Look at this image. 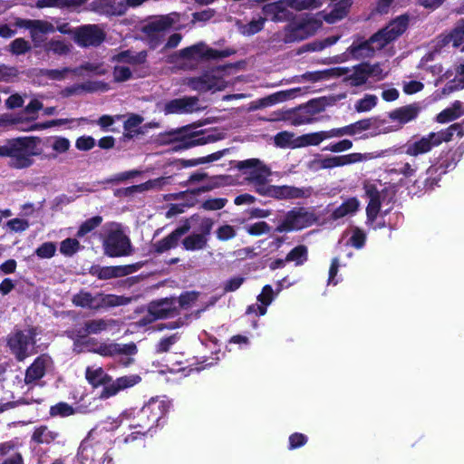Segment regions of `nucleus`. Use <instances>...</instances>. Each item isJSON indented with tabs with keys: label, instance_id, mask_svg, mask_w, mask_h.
Returning a JSON list of instances; mask_svg holds the SVG:
<instances>
[{
	"label": "nucleus",
	"instance_id": "obj_43",
	"mask_svg": "<svg viewBox=\"0 0 464 464\" xmlns=\"http://www.w3.org/2000/svg\"><path fill=\"white\" fill-rule=\"evenodd\" d=\"M266 22V18L258 17L256 19H253L249 23L243 24L239 27L241 34L245 35H252L259 31H261L264 27Z\"/></svg>",
	"mask_w": 464,
	"mask_h": 464
},
{
	"label": "nucleus",
	"instance_id": "obj_31",
	"mask_svg": "<svg viewBox=\"0 0 464 464\" xmlns=\"http://www.w3.org/2000/svg\"><path fill=\"white\" fill-rule=\"evenodd\" d=\"M419 109L414 105L405 106L390 113V118L398 121L399 127L417 117Z\"/></svg>",
	"mask_w": 464,
	"mask_h": 464
},
{
	"label": "nucleus",
	"instance_id": "obj_51",
	"mask_svg": "<svg viewBox=\"0 0 464 464\" xmlns=\"http://www.w3.org/2000/svg\"><path fill=\"white\" fill-rule=\"evenodd\" d=\"M80 249V243L75 238H66L61 242L60 252L64 255L71 256Z\"/></svg>",
	"mask_w": 464,
	"mask_h": 464
},
{
	"label": "nucleus",
	"instance_id": "obj_54",
	"mask_svg": "<svg viewBox=\"0 0 464 464\" xmlns=\"http://www.w3.org/2000/svg\"><path fill=\"white\" fill-rule=\"evenodd\" d=\"M216 235L218 240L227 241L236 237L237 230L233 226L224 224L217 229Z\"/></svg>",
	"mask_w": 464,
	"mask_h": 464
},
{
	"label": "nucleus",
	"instance_id": "obj_14",
	"mask_svg": "<svg viewBox=\"0 0 464 464\" xmlns=\"http://www.w3.org/2000/svg\"><path fill=\"white\" fill-rule=\"evenodd\" d=\"M158 109L165 115H169L193 113L200 111L202 107L199 104L198 97L188 96L173 99L162 104H158Z\"/></svg>",
	"mask_w": 464,
	"mask_h": 464
},
{
	"label": "nucleus",
	"instance_id": "obj_29",
	"mask_svg": "<svg viewBox=\"0 0 464 464\" xmlns=\"http://www.w3.org/2000/svg\"><path fill=\"white\" fill-rule=\"evenodd\" d=\"M274 299V292L269 285L263 287L261 294L258 295L257 300L261 304L249 306L247 313H256L259 315H264L266 313V306L269 305Z\"/></svg>",
	"mask_w": 464,
	"mask_h": 464
},
{
	"label": "nucleus",
	"instance_id": "obj_9",
	"mask_svg": "<svg viewBox=\"0 0 464 464\" xmlns=\"http://www.w3.org/2000/svg\"><path fill=\"white\" fill-rule=\"evenodd\" d=\"M226 71L222 68H216L204 72L198 77L186 78L183 83L191 90L198 92H216L227 88L228 82L225 79Z\"/></svg>",
	"mask_w": 464,
	"mask_h": 464
},
{
	"label": "nucleus",
	"instance_id": "obj_47",
	"mask_svg": "<svg viewBox=\"0 0 464 464\" xmlns=\"http://www.w3.org/2000/svg\"><path fill=\"white\" fill-rule=\"evenodd\" d=\"M54 437L46 426H41L34 431L32 440L37 444L50 443Z\"/></svg>",
	"mask_w": 464,
	"mask_h": 464
},
{
	"label": "nucleus",
	"instance_id": "obj_25",
	"mask_svg": "<svg viewBox=\"0 0 464 464\" xmlns=\"http://www.w3.org/2000/svg\"><path fill=\"white\" fill-rule=\"evenodd\" d=\"M179 18V15L177 13L157 17L147 25L146 32L151 36H160L162 32L177 23Z\"/></svg>",
	"mask_w": 464,
	"mask_h": 464
},
{
	"label": "nucleus",
	"instance_id": "obj_63",
	"mask_svg": "<svg viewBox=\"0 0 464 464\" xmlns=\"http://www.w3.org/2000/svg\"><path fill=\"white\" fill-rule=\"evenodd\" d=\"M246 229L247 233L250 235L260 236V235L268 233L270 230V227L266 222L259 221L255 224L247 226L246 227Z\"/></svg>",
	"mask_w": 464,
	"mask_h": 464
},
{
	"label": "nucleus",
	"instance_id": "obj_16",
	"mask_svg": "<svg viewBox=\"0 0 464 464\" xmlns=\"http://www.w3.org/2000/svg\"><path fill=\"white\" fill-rule=\"evenodd\" d=\"M212 219L204 218L199 222V233H193L184 238L183 246L188 251H198L204 249L208 241V236L213 227Z\"/></svg>",
	"mask_w": 464,
	"mask_h": 464
},
{
	"label": "nucleus",
	"instance_id": "obj_17",
	"mask_svg": "<svg viewBox=\"0 0 464 464\" xmlns=\"http://www.w3.org/2000/svg\"><path fill=\"white\" fill-rule=\"evenodd\" d=\"M74 40L81 46L98 45L104 39L103 32L97 25H85L73 31Z\"/></svg>",
	"mask_w": 464,
	"mask_h": 464
},
{
	"label": "nucleus",
	"instance_id": "obj_23",
	"mask_svg": "<svg viewBox=\"0 0 464 464\" xmlns=\"http://www.w3.org/2000/svg\"><path fill=\"white\" fill-rule=\"evenodd\" d=\"M131 266H94L90 269L92 276H97L99 279L106 280L115 277L127 276L132 272Z\"/></svg>",
	"mask_w": 464,
	"mask_h": 464
},
{
	"label": "nucleus",
	"instance_id": "obj_52",
	"mask_svg": "<svg viewBox=\"0 0 464 464\" xmlns=\"http://www.w3.org/2000/svg\"><path fill=\"white\" fill-rule=\"evenodd\" d=\"M464 88V63L460 64L456 71V74L454 79L451 81V83L447 86L445 91H448L449 92L463 89Z\"/></svg>",
	"mask_w": 464,
	"mask_h": 464
},
{
	"label": "nucleus",
	"instance_id": "obj_33",
	"mask_svg": "<svg viewBox=\"0 0 464 464\" xmlns=\"http://www.w3.org/2000/svg\"><path fill=\"white\" fill-rule=\"evenodd\" d=\"M115 324V322L112 320H104V319H97L92 320L85 324L84 326V334H77L74 337L84 336L82 338V341H86L87 334H98L105 330H107L110 326Z\"/></svg>",
	"mask_w": 464,
	"mask_h": 464
},
{
	"label": "nucleus",
	"instance_id": "obj_53",
	"mask_svg": "<svg viewBox=\"0 0 464 464\" xmlns=\"http://www.w3.org/2000/svg\"><path fill=\"white\" fill-rule=\"evenodd\" d=\"M275 142L278 147H297L295 144L298 142L297 139L294 140V135L287 131L278 133L275 137Z\"/></svg>",
	"mask_w": 464,
	"mask_h": 464
},
{
	"label": "nucleus",
	"instance_id": "obj_55",
	"mask_svg": "<svg viewBox=\"0 0 464 464\" xmlns=\"http://www.w3.org/2000/svg\"><path fill=\"white\" fill-rule=\"evenodd\" d=\"M365 239L366 236L364 232L357 227H354L351 230V237L347 243L356 248H361L363 246Z\"/></svg>",
	"mask_w": 464,
	"mask_h": 464
},
{
	"label": "nucleus",
	"instance_id": "obj_5",
	"mask_svg": "<svg viewBox=\"0 0 464 464\" xmlns=\"http://www.w3.org/2000/svg\"><path fill=\"white\" fill-rule=\"evenodd\" d=\"M391 152V150H381L379 152L369 153H350L343 156L322 157L317 155L309 162V169L314 171L343 167L357 162L367 161L378 158L385 157Z\"/></svg>",
	"mask_w": 464,
	"mask_h": 464
},
{
	"label": "nucleus",
	"instance_id": "obj_49",
	"mask_svg": "<svg viewBox=\"0 0 464 464\" xmlns=\"http://www.w3.org/2000/svg\"><path fill=\"white\" fill-rule=\"evenodd\" d=\"M307 258V249L304 246L295 247L286 256V261L303 264Z\"/></svg>",
	"mask_w": 464,
	"mask_h": 464
},
{
	"label": "nucleus",
	"instance_id": "obj_7",
	"mask_svg": "<svg viewBox=\"0 0 464 464\" xmlns=\"http://www.w3.org/2000/svg\"><path fill=\"white\" fill-rule=\"evenodd\" d=\"M321 5V0H280L263 6V14L266 19L274 22H283L292 15L291 9L297 11L316 8Z\"/></svg>",
	"mask_w": 464,
	"mask_h": 464
},
{
	"label": "nucleus",
	"instance_id": "obj_2",
	"mask_svg": "<svg viewBox=\"0 0 464 464\" xmlns=\"http://www.w3.org/2000/svg\"><path fill=\"white\" fill-rule=\"evenodd\" d=\"M122 420H115L111 430L97 425L90 430L87 437L81 442L78 459L81 464H116L109 453L113 441L112 430L119 427Z\"/></svg>",
	"mask_w": 464,
	"mask_h": 464
},
{
	"label": "nucleus",
	"instance_id": "obj_15",
	"mask_svg": "<svg viewBox=\"0 0 464 464\" xmlns=\"http://www.w3.org/2000/svg\"><path fill=\"white\" fill-rule=\"evenodd\" d=\"M392 42L388 38L386 33L382 29L373 34L369 41L358 46H352L351 53L356 58H366L372 56L375 52L382 50L384 46Z\"/></svg>",
	"mask_w": 464,
	"mask_h": 464
},
{
	"label": "nucleus",
	"instance_id": "obj_56",
	"mask_svg": "<svg viewBox=\"0 0 464 464\" xmlns=\"http://www.w3.org/2000/svg\"><path fill=\"white\" fill-rule=\"evenodd\" d=\"M56 252V245L53 242H45L36 248L35 254L40 258H51Z\"/></svg>",
	"mask_w": 464,
	"mask_h": 464
},
{
	"label": "nucleus",
	"instance_id": "obj_19",
	"mask_svg": "<svg viewBox=\"0 0 464 464\" xmlns=\"http://www.w3.org/2000/svg\"><path fill=\"white\" fill-rule=\"evenodd\" d=\"M181 137L183 138L182 147L185 149L214 142L221 139L219 134L192 131L189 129L183 130Z\"/></svg>",
	"mask_w": 464,
	"mask_h": 464
},
{
	"label": "nucleus",
	"instance_id": "obj_40",
	"mask_svg": "<svg viewBox=\"0 0 464 464\" xmlns=\"http://www.w3.org/2000/svg\"><path fill=\"white\" fill-rule=\"evenodd\" d=\"M50 147L53 153L45 158L55 159L58 155L67 152L71 147V142L67 138L64 137H54L50 140Z\"/></svg>",
	"mask_w": 464,
	"mask_h": 464
},
{
	"label": "nucleus",
	"instance_id": "obj_28",
	"mask_svg": "<svg viewBox=\"0 0 464 464\" xmlns=\"http://www.w3.org/2000/svg\"><path fill=\"white\" fill-rule=\"evenodd\" d=\"M408 24L409 17L407 15H401L392 20L382 30L386 33L389 39L394 41L406 31Z\"/></svg>",
	"mask_w": 464,
	"mask_h": 464
},
{
	"label": "nucleus",
	"instance_id": "obj_34",
	"mask_svg": "<svg viewBox=\"0 0 464 464\" xmlns=\"http://www.w3.org/2000/svg\"><path fill=\"white\" fill-rule=\"evenodd\" d=\"M109 90V85L106 82H87L85 84H78L72 88H68L64 90L63 95L69 96L72 94H78L82 92H105Z\"/></svg>",
	"mask_w": 464,
	"mask_h": 464
},
{
	"label": "nucleus",
	"instance_id": "obj_44",
	"mask_svg": "<svg viewBox=\"0 0 464 464\" xmlns=\"http://www.w3.org/2000/svg\"><path fill=\"white\" fill-rule=\"evenodd\" d=\"M378 98L373 94H366L363 98L356 102L354 107L358 112H366L374 108Z\"/></svg>",
	"mask_w": 464,
	"mask_h": 464
},
{
	"label": "nucleus",
	"instance_id": "obj_61",
	"mask_svg": "<svg viewBox=\"0 0 464 464\" xmlns=\"http://www.w3.org/2000/svg\"><path fill=\"white\" fill-rule=\"evenodd\" d=\"M30 49V44L23 38L14 40L10 44V51L14 54H23Z\"/></svg>",
	"mask_w": 464,
	"mask_h": 464
},
{
	"label": "nucleus",
	"instance_id": "obj_27",
	"mask_svg": "<svg viewBox=\"0 0 464 464\" xmlns=\"http://www.w3.org/2000/svg\"><path fill=\"white\" fill-rule=\"evenodd\" d=\"M340 75H344V81L351 86H360L365 83L368 74L364 64H360L353 69H340Z\"/></svg>",
	"mask_w": 464,
	"mask_h": 464
},
{
	"label": "nucleus",
	"instance_id": "obj_13",
	"mask_svg": "<svg viewBox=\"0 0 464 464\" xmlns=\"http://www.w3.org/2000/svg\"><path fill=\"white\" fill-rule=\"evenodd\" d=\"M321 26L316 19H306L294 22L285 27L283 40L286 43L302 41L313 35Z\"/></svg>",
	"mask_w": 464,
	"mask_h": 464
},
{
	"label": "nucleus",
	"instance_id": "obj_62",
	"mask_svg": "<svg viewBox=\"0 0 464 464\" xmlns=\"http://www.w3.org/2000/svg\"><path fill=\"white\" fill-rule=\"evenodd\" d=\"M288 440H289L288 449L295 450V449H298V448L305 445L307 443L308 439L303 433L295 432L289 436Z\"/></svg>",
	"mask_w": 464,
	"mask_h": 464
},
{
	"label": "nucleus",
	"instance_id": "obj_10",
	"mask_svg": "<svg viewBox=\"0 0 464 464\" xmlns=\"http://www.w3.org/2000/svg\"><path fill=\"white\" fill-rule=\"evenodd\" d=\"M36 332L33 327L17 329L7 338V345L18 361H24L34 353Z\"/></svg>",
	"mask_w": 464,
	"mask_h": 464
},
{
	"label": "nucleus",
	"instance_id": "obj_57",
	"mask_svg": "<svg viewBox=\"0 0 464 464\" xmlns=\"http://www.w3.org/2000/svg\"><path fill=\"white\" fill-rule=\"evenodd\" d=\"M113 77L115 82H125L131 77V71L127 65H117L113 71Z\"/></svg>",
	"mask_w": 464,
	"mask_h": 464
},
{
	"label": "nucleus",
	"instance_id": "obj_39",
	"mask_svg": "<svg viewBox=\"0 0 464 464\" xmlns=\"http://www.w3.org/2000/svg\"><path fill=\"white\" fill-rule=\"evenodd\" d=\"M350 5L351 0L339 1L334 5L333 10L324 16V20L329 24H333L342 19L347 14Z\"/></svg>",
	"mask_w": 464,
	"mask_h": 464
},
{
	"label": "nucleus",
	"instance_id": "obj_11",
	"mask_svg": "<svg viewBox=\"0 0 464 464\" xmlns=\"http://www.w3.org/2000/svg\"><path fill=\"white\" fill-rule=\"evenodd\" d=\"M130 302V298L123 295L98 294L92 295L86 291H81L72 297V303L83 308L98 310L105 307L125 305Z\"/></svg>",
	"mask_w": 464,
	"mask_h": 464
},
{
	"label": "nucleus",
	"instance_id": "obj_37",
	"mask_svg": "<svg viewBox=\"0 0 464 464\" xmlns=\"http://www.w3.org/2000/svg\"><path fill=\"white\" fill-rule=\"evenodd\" d=\"M464 114V107L460 102H455L451 107H449L440 112L436 121L439 123H446L459 118Z\"/></svg>",
	"mask_w": 464,
	"mask_h": 464
},
{
	"label": "nucleus",
	"instance_id": "obj_4",
	"mask_svg": "<svg viewBox=\"0 0 464 464\" xmlns=\"http://www.w3.org/2000/svg\"><path fill=\"white\" fill-rule=\"evenodd\" d=\"M104 238L102 242L104 254L111 257L130 256L133 248L129 237L125 234L121 225L111 223L104 227Z\"/></svg>",
	"mask_w": 464,
	"mask_h": 464
},
{
	"label": "nucleus",
	"instance_id": "obj_8",
	"mask_svg": "<svg viewBox=\"0 0 464 464\" xmlns=\"http://www.w3.org/2000/svg\"><path fill=\"white\" fill-rule=\"evenodd\" d=\"M84 336L72 337L74 340V350L78 353L84 351L92 352L102 356H113L115 354H135L137 347L134 343L120 344V343H96L92 338L82 341Z\"/></svg>",
	"mask_w": 464,
	"mask_h": 464
},
{
	"label": "nucleus",
	"instance_id": "obj_1",
	"mask_svg": "<svg viewBox=\"0 0 464 464\" xmlns=\"http://www.w3.org/2000/svg\"><path fill=\"white\" fill-rule=\"evenodd\" d=\"M237 167L248 180L255 184L256 191L262 196L276 199H292L307 198L312 194V189L309 188L266 184L265 182L271 175V171L257 159L239 161Z\"/></svg>",
	"mask_w": 464,
	"mask_h": 464
},
{
	"label": "nucleus",
	"instance_id": "obj_26",
	"mask_svg": "<svg viewBox=\"0 0 464 464\" xmlns=\"http://www.w3.org/2000/svg\"><path fill=\"white\" fill-rule=\"evenodd\" d=\"M190 229V220H187L181 227L156 244V250L160 253L167 251L177 246L179 238Z\"/></svg>",
	"mask_w": 464,
	"mask_h": 464
},
{
	"label": "nucleus",
	"instance_id": "obj_12",
	"mask_svg": "<svg viewBox=\"0 0 464 464\" xmlns=\"http://www.w3.org/2000/svg\"><path fill=\"white\" fill-rule=\"evenodd\" d=\"M317 221L313 211L304 208H295L288 211L276 227L278 232L301 230L311 227Z\"/></svg>",
	"mask_w": 464,
	"mask_h": 464
},
{
	"label": "nucleus",
	"instance_id": "obj_6",
	"mask_svg": "<svg viewBox=\"0 0 464 464\" xmlns=\"http://www.w3.org/2000/svg\"><path fill=\"white\" fill-rule=\"evenodd\" d=\"M457 130H459V126L454 124L440 131L430 132L427 135L416 137L407 143L405 152L412 157L428 153L434 147L440 146L442 142L451 140Z\"/></svg>",
	"mask_w": 464,
	"mask_h": 464
},
{
	"label": "nucleus",
	"instance_id": "obj_18",
	"mask_svg": "<svg viewBox=\"0 0 464 464\" xmlns=\"http://www.w3.org/2000/svg\"><path fill=\"white\" fill-rule=\"evenodd\" d=\"M53 364L52 359L47 355L37 357L34 362L26 369L24 382L27 385L36 384L44 375L46 371Z\"/></svg>",
	"mask_w": 464,
	"mask_h": 464
},
{
	"label": "nucleus",
	"instance_id": "obj_32",
	"mask_svg": "<svg viewBox=\"0 0 464 464\" xmlns=\"http://www.w3.org/2000/svg\"><path fill=\"white\" fill-rule=\"evenodd\" d=\"M359 208L360 201L356 198H349L334 210L332 217L338 219L346 216H353L358 211Z\"/></svg>",
	"mask_w": 464,
	"mask_h": 464
},
{
	"label": "nucleus",
	"instance_id": "obj_36",
	"mask_svg": "<svg viewBox=\"0 0 464 464\" xmlns=\"http://www.w3.org/2000/svg\"><path fill=\"white\" fill-rule=\"evenodd\" d=\"M54 31L55 28L53 24L43 20H34L30 34L35 46H39L42 42L40 34L53 33Z\"/></svg>",
	"mask_w": 464,
	"mask_h": 464
},
{
	"label": "nucleus",
	"instance_id": "obj_21",
	"mask_svg": "<svg viewBox=\"0 0 464 464\" xmlns=\"http://www.w3.org/2000/svg\"><path fill=\"white\" fill-rule=\"evenodd\" d=\"M134 426L141 427V428H144V426H145V427H147V429L142 431L141 430L133 431L125 437H119L117 439H113L112 442L117 444L118 447H120V448L123 447L126 450L136 448V447L143 444L145 441V437H146L147 431L150 429L151 424H142L140 422H137L136 424H134Z\"/></svg>",
	"mask_w": 464,
	"mask_h": 464
},
{
	"label": "nucleus",
	"instance_id": "obj_50",
	"mask_svg": "<svg viewBox=\"0 0 464 464\" xmlns=\"http://www.w3.org/2000/svg\"><path fill=\"white\" fill-rule=\"evenodd\" d=\"M102 222V218L100 216L93 217L92 218L87 219L79 227V230L77 232V237H82L85 236L92 230H93L95 227H99Z\"/></svg>",
	"mask_w": 464,
	"mask_h": 464
},
{
	"label": "nucleus",
	"instance_id": "obj_64",
	"mask_svg": "<svg viewBox=\"0 0 464 464\" xmlns=\"http://www.w3.org/2000/svg\"><path fill=\"white\" fill-rule=\"evenodd\" d=\"M6 226L13 232H23L29 227V223L25 219L14 218L9 220Z\"/></svg>",
	"mask_w": 464,
	"mask_h": 464
},
{
	"label": "nucleus",
	"instance_id": "obj_60",
	"mask_svg": "<svg viewBox=\"0 0 464 464\" xmlns=\"http://www.w3.org/2000/svg\"><path fill=\"white\" fill-rule=\"evenodd\" d=\"M70 47L64 42L53 40L46 45V51L53 52L56 54H65L69 52Z\"/></svg>",
	"mask_w": 464,
	"mask_h": 464
},
{
	"label": "nucleus",
	"instance_id": "obj_45",
	"mask_svg": "<svg viewBox=\"0 0 464 464\" xmlns=\"http://www.w3.org/2000/svg\"><path fill=\"white\" fill-rule=\"evenodd\" d=\"M373 121L370 119L356 121L351 125L346 126L347 135L354 136L361 134L362 132L371 130Z\"/></svg>",
	"mask_w": 464,
	"mask_h": 464
},
{
	"label": "nucleus",
	"instance_id": "obj_35",
	"mask_svg": "<svg viewBox=\"0 0 464 464\" xmlns=\"http://www.w3.org/2000/svg\"><path fill=\"white\" fill-rule=\"evenodd\" d=\"M85 378L93 387L107 383L110 381L109 375L102 367L89 366L86 368Z\"/></svg>",
	"mask_w": 464,
	"mask_h": 464
},
{
	"label": "nucleus",
	"instance_id": "obj_38",
	"mask_svg": "<svg viewBox=\"0 0 464 464\" xmlns=\"http://www.w3.org/2000/svg\"><path fill=\"white\" fill-rule=\"evenodd\" d=\"M80 69L63 68L55 70H45L41 72V76L51 81H63L71 76H75Z\"/></svg>",
	"mask_w": 464,
	"mask_h": 464
},
{
	"label": "nucleus",
	"instance_id": "obj_59",
	"mask_svg": "<svg viewBox=\"0 0 464 464\" xmlns=\"http://www.w3.org/2000/svg\"><path fill=\"white\" fill-rule=\"evenodd\" d=\"M364 66L366 68L368 79H373L375 81H380V80L383 79L384 76L386 75V72L380 66V64L371 65L368 63H364Z\"/></svg>",
	"mask_w": 464,
	"mask_h": 464
},
{
	"label": "nucleus",
	"instance_id": "obj_46",
	"mask_svg": "<svg viewBox=\"0 0 464 464\" xmlns=\"http://www.w3.org/2000/svg\"><path fill=\"white\" fill-rule=\"evenodd\" d=\"M441 41L444 44H452L454 47H459L464 43V33L455 25L450 34L442 37Z\"/></svg>",
	"mask_w": 464,
	"mask_h": 464
},
{
	"label": "nucleus",
	"instance_id": "obj_41",
	"mask_svg": "<svg viewBox=\"0 0 464 464\" xmlns=\"http://www.w3.org/2000/svg\"><path fill=\"white\" fill-rule=\"evenodd\" d=\"M169 182V178H158L142 184L132 186L128 188L130 192H143L150 189L160 188Z\"/></svg>",
	"mask_w": 464,
	"mask_h": 464
},
{
	"label": "nucleus",
	"instance_id": "obj_42",
	"mask_svg": "<svg viewBox=\"0 0 464 464\" xmlns=\"http://www.w3.org/2000/svg\"><path fill=\"white\" fill-rule=\"evenodd\" d=\"M325 140V135L324 131L305 134L297 139L296 146L303 147V146H309V145H318L323 140Z\"/></svg>",
	"mask_w": 464,
	"mask_h": 464
},
{
	"label": "nucleus",
	"instance_id": "obj_58",
	"mask_svg": "<svg viewBox=\"0 0 464 464\" xmlns=\"http://www.w3.org/2000/svg\"><path fill=\"white\" fill-rule=\"evenodd\" d=\"M77 69H80L78 71V73H75V75H82L83 71L91 72L95 74L102 75L107 72V70L102 67V64L98 63H87L81 67H78Z\"/></svg>",
	"mask_w": 464,
	"mask_h": 464
},
{
	"label": "nucleus",
	"instance_id": "obj_24",
	"mask_svg": "<svg viewBox=\"0 0 464 464\" xmlns=\"http://www.w3.org/2000/svg\"><path fill=\"white\" fill-rule=\"evenodd\" d=\"M0 464H24L17 443L13 440L0 443Z\"/></svg>",
	"mask_w": 464,
	"mask_h": 464
},
{
	"label": "nucleus",
	"instance_id": "obj_22",
	"mask_svg": "<svg viewBox=\"0 0 464 464\" xmlns=\"http://www.w3.org/2000/svg\"><path fill=\"white\" fill-rule=\"evenodd\" d=\"M141 381L138 374H130L118 378L111 384L104 387L101 393V398H109L117 394L121 390L130 388Z\"/></svg>",
	"mask_w": 464,
	"mask_h": 464
},
{
	"label": "nucleus",
	"instance_id": "obj_20",
	"mask_svg": "<svg viewBox=\"0 0 464 464\" xmlns=\"http://www.w3.org/2000/svg\"><path fill=\"white\" fill-rule=\"evenodd\" d=\"M180 54L191 60H198L201 58H217V57H225L228 55L227 52H218L213 49L208 48L204 44H198L192 45L188 48L183 49L180 52Z\"/></svg>",
	"mask_w": 464,
	"mask_h": 464
},
{
	"label": "nucleus",
	"instance_id": "obj_3",
	"mask_svg": "<svg viewBox=\"0 0 464 464\" xmlns=\"http://www.w3.org/2000/svg\"><path fill=\"white\" fill-rule=\"evenodd\" d=\"M41 140L35 137L13 139L0 146V157H8L10 167L17 169L34 165V156H41Z\"/></svg>",
	"mask_w": 464,
	"mask_h": 464
},
{
	"label": "nucleus",
	"instance_id": "obj_48",
	"mask_svg": "<svg viewBox=\"0 0 464 464\" xmlns=\"http://www.w3.org/2000/svg\"><path fill=\"white\" fill-rule=\"evenodd\" d=\"M85 0H42L37 3V7L43 8L45 6L64 7L75 6L81 5Z\"/></svg>",
	"mask_w": 464,
	"mask_h": 464
},
{
	"label": "nucleus",
	"instance_id": "obj_30",
	"mask_svg": "<svg viewBox=\"0 0 464 464\" xmlns=\"http://www.w3.org/2000/svg\"><path fill=\"white\" fill-rule=\"evenodd\" d=\"M297 89L286 90L275 92L267 97L260 99L257 102L256 108H263L275 105L276 103L284 102L295 97V93L297 92Z\"/></svg>",
	"mask_w": 464,
	"mask_h": 464
}]
</instances>
